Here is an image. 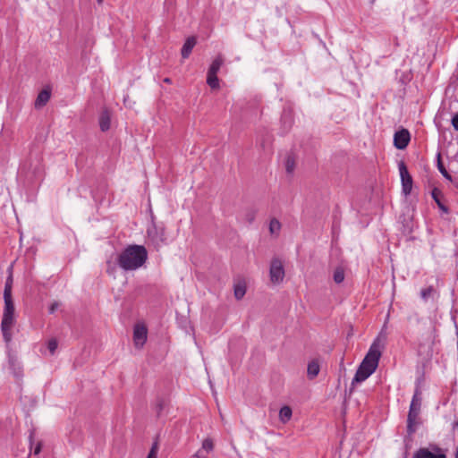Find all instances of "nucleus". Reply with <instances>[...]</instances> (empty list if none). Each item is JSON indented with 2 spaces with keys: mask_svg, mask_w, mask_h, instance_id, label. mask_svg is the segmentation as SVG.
<instances>
[{
  "mask_svg": "<svg viewBox=\"0 0 458 458\" xmlns=\"http://www.w3.org/2000/svg\"><path fill=\"white\" fill-rule=\"evenodd\" d=\"M382 345L379 337H377L370 345L369 352L365 355L361 363L358 367L356 373L352 380V386L365 381L377 369L380 357L382 355Z\"/></svg>",
  "mask_w": 458,
  "mask_h": 458,
  "instance_id": "nucleus-1",
  "label": "nucleus"
},
{
  "mask_svg": "<svg viewBox=\"0 0 458 458\" xmlns=\"http://www.w3.org/2000/svg\"><path fill=\"white\" fill-rule=\"evenodd\" d=\"M148 259V251L142 245L127 246L116 259L117 265L125 271L136 270Z\"/></svg>",
  "mask_w": 458,
  "mask_h": 458,
  "instance_id": "nucleus-2",
  "label": "nucleus"
},
{
  "mask_svg": "<svg viewBox=\"0 0 458 458\" xmlns=\"http://www.w3.org/2000/svg\"><path fill=\"white\" fill-rule=\"evenodd\" d=\"M421 392L419 388H416L410 404V409L407 417V433L409 435H412L413 433H415L417 426L420 423L419 416L421 408Z\"/></svg>",
  "mask_w": 458,
  "mask_h": 458,
  "instance_id": "nucleus-3",
  "label": "nucleus"
},
{
  "mask_svg": "<svg viewBox=\"0 0 458 458\" xmlns=\"http://www.w3.org/2000/svg\"><path fill=\"white\" fill-rule=\"evenodd\" d=\"M398 168L401 176L402 191L405 196H407L411 193L412 189V177L410 174L407 165L403 161L399 162Z\"/></svg>",
  "mask_w": 458,
  "mask_h": 458,
  "instance_id": "nucleus-4",
  "label": "nucleus"
},
{
  "mask_svg": "<svg viewBox=\"0 0 458 458\" xmlns=\"http://www.w3.org/2000/svg\"><path fill=\"white\" fill-rule=\"evenodd\" d=\"M284 268L279 259H273L270 263L269 276L273 284H280L284 278Z\"/></svg>",
  "mask_w": 458,
  "mask_h": 458,
  "instance_id": "nucleus-5",
  "label": "nucleus"
},
{
  "mask_svg": "<svg viewBox=\"0 0 458 458\" xmlns=\"http://www.w3.org/2000/svg\"><path fill=\"white\" fill-rule=\"evenodd\" d=\"M4 308L1 323L14 324V303L12 296H4Z\"/></svg>",
  "mask_w": 458,
  "mask_h": 458,
  "instance_id": "nucleus-6",
  "label": "nucleus"
},
{
  "mask_svg": "<svg viewBox=\"0 0 458 458\" xmlns=\"http://www.w3.org/2000/svg\"><path fill=\"white\" fill-rule=\"evenodd\" d=\"M147 233L151 242L157 247L165 242V232L163 227L153 225L148 229Z\"/></svg>",
  "mask_w": 458,
  "mask_h": 458,
  "instance_id": "nucleus-7",
  "label": "nucleus"
},
{
  "mask_svg": "<svg viewBox=\"0 0 458 458\" xmlns=\"http://www.w3.org/2000/svg\"><path fill=\"white\" fill-rule=\"evenodd\" d=\"M411 140V134L407 129H401L394 135V146L397 149H404Z\"/></svg>",
  "mask_w": 458,
  "mask_h": 458,
  "instance_id": "nucleus-8",
  "label": "nucleus"
},
{
  "mask_svg": "<svg viewBox=\"0 0 458 458\" xmlns=\"http://www.w3.org/2000/svg\"><path fill=\"white\" fill-rule=\"evenodd\" d=\"M148 329L144 325L137 324L133 329V341L137 348H141L147 341Z\"/></svg>",
  "mask_w": 458,
  "mask_h": 458,
  "instance_id": "nucleus-9",
  "label": "nucleus"
},
{
  "mask_svg": "<svg viewBox=\"0 0 458 458\" xmlns=\"http://www.w3.org/2000/svg\"><path fill=\"white\" fill-rule=\"evenodd\" d=\"M196 44H197L196 37L191 36L186 38V40L182 47V50H181V55L183 59H186L190 56V55L191 54V51L194 48V47L196 46Z\"/></svg>",
  "mask_w": 458,
  "mask_h": 458,
  "instance_id": "nucleus-10",
  "label": "nucleus"
},
{
  "mask_svg": "<svg viewBox=\"0 0 458 458\" xmlns=\"http://www.w3.org/2000/svg\"><path fill=\"white\" fill-rule=\"evenodd\" d=\"M293 115L291 110H284L281 116V124L284 132H288L293 124Z\"/></svg>",
  "mask_w": 458,
  "mask_h": 458,
  "instance_id": "nucleus-11",
  "label": "nucleus"
},
{
  "mask_svg": "<svg viewBox=\"0 0 458 458\" xmlns=\"http://www.w3.org/2000/svg\"><path fill=\"white\" fill-rule=\"evenodd\" d=\"M412 458H446L444 454H434L428 448L421 447L418 449Z\"/></svg>",
  "mask_w": 458,
  "mask_h": 458,
  "instance_id": "nucleus-12",
  "label": "nucleus"
},
{
  "mask_svg": "<svg viewBox=\"0 0 458 458\" xmlns=\"http://www.w3.org/2000/svg\"><path fill=\"white\" fill-rule=\"evenodd\" d=\"M50 97H51L50 90H48V89L41 90L38 93V97H37V98L35 100V107L36 108H40V107L46 106L47 103L49 101Z\"/></svg>",
  "mask_w": 458,
  "mask_h": 458,
  "instance_id": "nucleus-13",
  "label": "nucleus"
},
{
  "mask_svg": "<svg viewBox=\"0 0 458 458\" xmlns=\"http://www.w3.org/2000/svg\"><path fill=\"white\" fill-rule=\"evenodd\" d=\"M431 197L435 200V202L437 203V207L442 211H444L445 213L448 212V208L441 200V199L443 198V193H442L441 190H439L438 188L435 187L431 191Z\"/></svg>",
  "mask_w": 458,
  "mask_h": 458,
  "instance_id": "nucleus-14",
  "label": "nucleus"
},
{
  "mask_svg": "<svg viewBox=\"0 0 458 458\" xmlns=\"http://www.w3.org/2000/svg\"><path fill=\"white\" fill-rule=\"evenodd\" d=\"M224 63H225V58H224L223 55L218 54L215 57V59L212 61L208 72L212 73V74H217V72H219V70H220L221 66L224 64Z\"/></svg>",
  "mask_w": 458,
  "mask_h": 458,
  "instance_id": "nucleus-15",
  "label": "nucleus"
},
{
  "mask_svg": "<svg viewBox=\"0 0 458 458\" xmlns=\"http://www.w3.org/2000/svg\"><path fill=\"white\" fill-rule=\"evenodd\" d=\"M320 366L317 360H311L308 364L307 375L310 379H314L319 373Z\"/></svg>",
  "mask_w": 458,
  "mask_h": 458,
  "instance_id": "nucleus-16",
  "label": "nucleus"
},
{
  "mask_svg": "<svg viewBox=\"0 0 458 458\" xmlns=\"http://www.w3.org/2000/svg\"><path fill=\"white\" fill-rule=\"evenodd\" d=\"M111 120L107 111L101 114L99 117V127L102 131H106L110 129Z\"/></svg>",
  "mask_w": 458,
  "mask_h": 458,
  "instance_id": "nucleus-17",
  "label": "nucleus"
},
{
  "mask_svg": "<svg viewBox=\"0 0 458 458\" xmlns=\"http://www.w3.org/2000/svg\"><path fill=\"white\" fill-rule=\"evenodd\" d=\"M292 415H293L292 409H291V407H289L287 405L283 406L279 411V419H280L281 422H283L284 424L287 423L291 420Z\"/></svg>",
  "mask_w": 458,
  "mask_h": 458,
  "instance_id": "nucleus-18",
  "label": "nucleus"
},
{
  "mask_svg": "<svg viewBox=\"0 0 458 458\" xmlns=\"http://www.w3.org/2000/svg\"><path fill=\"white\" fill-rule=\"evenodd\" d=\"M14 324H7V323H1V330L3 333L4 340L6 344H9L12 341V327Z\"/></svg>",
  "mask_w": 458,
  "mask_h": 458,
  "instance_id": "nucleus-19",
  "label": "nucleus"
},
{
  "mask_svg": "<svg viewBox=\"0 0 458 458\" xmlns=\"http://www.w3.org/2000/svg\"><path fill=\"white\" fill-rule=\"evenodd\" d=\"M437 169L438 171L441 173V174L448 181H452V176L451 174L447 172V170L445 169L443 162H442V159H441V154L438 153L437 154Z\"/></svg>",
  "mask_w": 458,
  "mask_h": 458,
  "instance_id": "nucleus-20",
  "label": "nucleus"
},
{
  "mask_svg": "<svg viewBox=\"0 0 458 458\" xmlns=\"http://www.w3.org/2000/svg\"><path fill=\"white\" fill-rule=\"evenodd\" d=\"M246 293V285L244 283H238L234 285V297L241 300Z\"/></svg>",
  "mask_w": 458,
  "mask_h": 458,
  "instance_id": "nucleus-21",
  "label": "nucleus"
},
{
  "mask_svg": "<svg viewBox=\"0 0 458 458\" xmlns=\"http://www.w3.org/2000/svg\"><path fill=\"white\" fill-rule=\"evenodd\" d=\"M207 83L213 89H218L219 88V80H218L217 74H212V73L208 72Z\"/></svg>",
  "mask_w": 458,
  "mask_h": 458,
  "instance_id": "nucleus-22",
  "label": "nucleus"
},
{
  "mask_svg": "<svg viewBox=\"0 0 458 458\" xmlns=\"http://www.w3.org/2000/svg\"><path fill=\"white\" fill-rule=\"evenodd\" d=\"M295 169V158L293 155H288L285 159V170L291 174Z\"/></svg>",
  "mask_w": 458,
  "mask_h": 458,
  "instance_id": "nucleus-23",
  "label": "nucleus"
},
{
  "mask_svg": "<svg viewBox=\"0 0 458 458\" xmlns=\"http://www.w3.org/2000/svg\"><path fill=\"white\" fill-rule=\"evenodd\" d=\"M9 364H10V367L13 369L14 376L17 377H21V375H22L21 368L19 365V363L16 362L14 358L11 357L9 359Z\"/></svg>",
  "mask_w": 458,
  "mask_h": 458,
  "instance_id": "nucleus-24",
  "label": "nucleus"
},
{
  "mask_svg": "<svg viewBox=\"0 0 458 458\" xmlns=\"http://www.w3.org/2000/svg\"><path fill=\"white\" fill-rule=\"evenodd\" d=\"M12 287H13V275H12V272H10V275L6 278V281H5L4 296H12Z\"/></svg>",
  "mask_w": 458,
  "mask_h": 458,
  "instance_id": "nucleus-25",
  "label": "nucleus"
},
{
  "mask_svg": "<svg viewBox=\"0 0 458 458\" xmlns=\"http://www.w3.org/2000/svg\"><path fill=\"white\" fill-rule=\"evenodd\" d=\"M281 229V223L276 219L273 218L269 223V232L272 234L278 233Z\"/></svg>",
  "mask_w": 458,
  "mask_h": 458,
  "instance_id": "nucleus-26",
  "label": "nucleus"
},
{
  "mask_svg": "<svg viewBox=\"0 0 458 458\" xmlns=\"http://www.w3.org/2000/svg\"><path fill=\"white\" fill-rule=\"evenodd\" d=\"M344 280V271L342 267H337L334 272V281L336 284H341Z\"/></svg>",
  "mask_w": 458,
  "mask_h": 458,
  "instance_id": "nucleus-27",
  "label": "nucleus"
},
{
  "mask_svg": "<svg viewBox=\"0 0 458 458\" xmlns=\"http://www.w3.org/2000/svg\"><path fill=\"white\" fill-rule=\"evenodd\" d=\"M201 448L208 454L214 450V442L211 438L208 437L203 440Z\"/></svg>",
  "mask_w": 458,
  "mask_h": 458,
  "instance_id": "nucleus-28",
  "label": "nucleus"
},
{
  "mask_svg": "<svg viewBox=\"0 0 458 458\" xmlns=\"http://www.w3.org/2000/svg\"><path fill=\"white\" fill-rule=\"evenodd\" d=\"M158 449H159L158 441L155 440L152 444V446L148 452L147 458H157Z\"/></svg>",
  "mask_w": 458,
  "mask_h": 458,
  "instance_id": "nucleus-29",
  "label": "nucleus"
},
{
  "mask_svg": "<svg viewBox=\"0 0 458 458\" xmlns=\"http://www.w3.org/2000/svg\"><path fill=\"white\" fill-rule=\"evenodd\" d=\"M256 217V210L253 208L247 209L244 214V219L249 224H251Z\"/></svg>",
  "mask_w": 458,
  "mask_h": 458,
  "instance_id": "nucleus-30",
  "label": "nucleus"
},
{
  "mask_svg": "<svg viewBox=\"0 0 458 458\" xmlns=\"http://www.w3.org/2000/svg\"><path fill=\"white\" fill-rule=\"evenodd\" d=\"M433 292H434V287L433 286H428L427 288H423L420 291V297L424 301H427L432 295Z\"/></svg>",
  "mask_w": 458,
  "mask_h": 458,
  "instance_id": "nucleus-31",
  "label": "nucleus"
},
{
  "mask_svg": "<svg viewBox=\"0 0 458 458\" xmlns=\"http://www.w3.org/2000/svg\"><path fill=\"white\" fill-rule=\"evenodd\" d=\"M166 406V401L163 398H158L156 402V411L157 413V416L160 415L161 411L164 410V408Z\"/></svg>",
  "mask_w": 458,
  "mask_h": 458,
  "instance_id": "nucleus-32",
  "label": "nucleus"
},
{
  "mask_svg": "<svg viewBox=\"0 0 458 458\" xmlns=\"http://www.w3.org/2000/svg\"><path fill=\"white\" fill-rule=\"evenodd\" d=\"M57 346H58V343H57L56 339H55V338L50 339L47 343V348L51 354L55 353V352L57 349Z\"/></svg>",
  "mask_w": 458,
  "mask_h": 458,
  "instance_id": "nucleus-33",
  "label": "nucleus"
},
{
  "mask_svg": "<svg viewBox=\"0 0 458 458\" xmlns=\"http://www.w3.org/2000/svg\"><path fill=\"white\" fill-rule=\"evenodd\" d=\"M451 123L454 129L458 131V113L452 117Z\"/></svg>",
  "mask_w": 458,
  "mask_h": 458,
  "instance_id": "nucleus-34",
  "label": "nucleus"
},
{
  "mask_svg": "<svg viewBox=\"0 0 458 458\" xmlns=\"http://www.w3.org/2000/svg\"><path fill=\"white\" fill-rule=\"evenodd\" d=\"M58 307L59 303L57 301H54L53 303H51L48 309L49 313L53 314L58 309Z\"/></svg>",
  "mask_w": 458,
  "mask_h": 458,
  "instance_id": "nucleus-35",
  "label": "nucleus"
},
{
  "mask_svg": "<svg viewBox=\"0 0 458 458\" xmlns=\"http://www.w3.org/2000/svg\"><path fill=\"white\" fill-rule=\"evenodd\" d=\"M195 456H196L197 458H207V454H206V452L201 448V449H199V450L196 453Z\"/></svg>",
  "mask_w": 458,
  "mask_h": 458,
  "instance_id": "nucleus-36",
  "label": "nucleus"
},
{
  "mask_svg": "<svg viewBox=\"0 0 458 458\" xmlns=\"http://www.w3.org/2000/svg\"><path fill=\"white\" fill-rule=\"evenodd\" d=\"M40 451H41V443L38 442L37 444V445L35 446L33 453H34L35 455H37V454H38L40 453Z\"/></svg>",
  "mask_w": 458,
  "mask_h": 458,
  "instance_id": "nucleus-37",
  "label": "nucleus"
},
{
  "mask_svg": "<svg viewBox=\"0 0 458 458\" xmlns=\"http://www.w3.org/2000/svg\"><path fill=\"white\" fill-rule=\"evenodd\" d=\"M107 267H107V273H109V274L113 273L114 268L111 267V262L110 261L107 262Z\"/></svg>",
  "mask_w": 458,
  "mask_h": 458,
  "instance_id": "nucleus-38",
  "label": "nucleus"
},
{
  "mask_svg": "<svg viewBox=\"0 0 458 458\" xmlns=\"http://www.w3.org/2000/svg\"><path fill=\"white\" fill-rule=\"evenodd\" d=\"M164 82L167 83V84H171L172 83V80L170 78H165L164 79Z\"/></svg>",
  "mask_w": 458,
  "mask_h": 458,
  "instance_id": "nucleus-39",
  "label": "nucleus"
},
{
  "mask_svg": "<svg viewBox=\"0 0 458 458\" xmlns=\"http://www.w3.org/2000/svg\"><path fill=\"white\" fill-rule=\"evenodd\" d=\"M453 427L458 428V420L454 422Z\"/></svg>",
  "mask_w": 458,
  "mask_h": 458,
  "instance_id": "nucleus-40",
  "label": "nucleus"
},
{
  "mask_svg": "<svg viewBox=\"0 0 458 458\" xmlns=\"http://www.w3.org/2000/svg\"><path fill=\"white\" fill-rule=\"evenodd\" d=\"M455 458H458V445H457V448H456V451H455Z\"/></svg>",
  "mask_w": 458,
  "mask_h": 458,
  "instance_id": "nucleus-41",
  "label": "nucleus"
},
{
  "mask_svg": "<svg viewBox=\"0 0 458 458\" xmlns=\"http://www.w3.org/2000/svg\"><path fill=\"white\" fill-rule=\"evenodd\" d=\"M97 2L100 4L103 3V0H97Z\"/></svg>",
  "mask_w": 458,
  "mask_h": 458,
  "instance_id": "nucleus-42",
  "label": "nucleus"
}]
</instances>
